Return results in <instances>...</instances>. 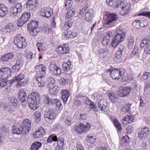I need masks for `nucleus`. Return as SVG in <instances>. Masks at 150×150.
Returning a JSON list of instances; mask_svg holds the SVG:
<instances>
[{
	"label": "nucleus",
	"mask_w": 150,
	"mask_h": 150,
	"mask_svg": "<svg viewBox=\"0 0 150 150\" xmlns=\"http://www.w3.org/2000/svg\"><path fill=\"white\" fill-rule=\"evenodd\" d=\"M40 100L39 95L37 93H33L29 95L28 102L30 107L32 110H35L39 108Z\"/></svg>",
	"instance_id": "obj_1"
},
{
	"label": "nucleus",
	"mask_w": 150,
	"mask_h": 150,
	"mask_svg": "<svg viewBox=\"0 0 150 150\" xmlns=\"http://www.w3.org/2000/svg\"><path fill=\"white\" fill-rule=\"evenodd\" d=\"M106 72L108 73L109 75H111L110 76L113 79L118 80L125 79L124 75L125 70L123 68H114L113 69H109L106 70Z\"/></svg>",
	"instance_id": "obj_2"
},
{
	"label": "nucleus",
	"mask_w": 150,
	"mask_h": 150,
	"mask_svg": "<svg viewBox=\"0 0 150 150\" xmlns=\"http://www.w3.org/2000/svg\"><path fill=\"white\" fill-rule=\"evenodd\" d=\"M81 6L83 7V8L81 9L79 14L82 15L85 13V20L87 22H91L94 17V13L93 10L92 9H88V6L86 4L82 5Z\"/></svg>",
	"instance_id": "obj_3"
},
{
	"label": "nucleus",
	"mask_w": 150,
	"mask_h": 150,
	"mask_svg": "<svg viewBox=\"0 0 150 150\" xmlns=\"http://www.w3.org/2000/svg\"><path fill=\"white\" fill-rule=\"evenodd\" d=\"M130 7V4L124 2V0H117V4L115 8L120 7L121 10L120 13L122 16H124L128 13Z\"/></svg>",
	"instance_id": "obj_4"
},
{
	"label": "nucleus",
	"mask_w": 150,
	"mask_h": 150,
	"mask_svg": "<svg viewBox=\"0 0 150 150\" xmlns=\"http://www.w3.org/2000/svg\"><path fill=\"white\" fill-rule=\"evenodd\" d=\"M125 32L120 30H117V34H116L112 40L111 43L112 46L116 47L119 43L123 41L125 38Z\"/></svg>",
	"instance_id": "obj_5"
},
{
	"label": "nucleus",
	"mask_w": 150,
	"mask_h": 150,
	"mask_svg": "<svg viewBox=\"0 0 150 150\" xmlns=\"http://www.w3.org/2000/svg\"><path fill=\"white\" fill-rule=\"evenodd\" d=\"M14 43L19 48H24L27 45L25 38L20 35H18L15 38Z\"/></svg>",
	"instance_id": "obj_6"
},
{
	"label": "nucleus",
	"mask_w": 150,
	"mask_h": 150,
	"mask_svg": "<svg viewBox=\"0 0 150 150\" xmlns=\"http://www.w3.org/2000/svg\"><path fill=\"white\" fill-rule=\"evenodd\" d=\"M117 19V16L116 14L110 13L107 15V18L105 20V24L112 27L115 24Z\"/></svg>",
	"instance_id": "obj_7"
},
{
	"label": "nucleus",
	"mask_w": 150,
	"mask_h": 150,
	"mask_svg": "<svg viewBox=\"0 0 150 150\" xmlns=\"http://www.w3.org/2000/svg\"><path fill=\"white\" fill-rule=\"evenodd\" d=\"M51 136L53 141H57V145L56 146V150H64L63 148L64 145V139L60 137L58 139L57 136L54 134H52Z\"/></svg>",
	"instance_id": "obj_8"
},
{
	"label": "nucleus",
	"mask_w": 150,
	"mask_h": 150,
	"mask_svg": "<svg viewBox=\"0 0 150 150\" xmlns=\"http://www.w3.org/2000/svg\"><path fill=\"white\" fill-rule=\"evenodd\" d=\"M30 16L29 12H25L23 14L20 18L18 20L17 25L18 27H21L25 24L29 19Z\"/></svg>",
	"instance_id": "obj_9"
},
{
	"label": "nucleus",
	"mask_w": 150,
	"mask_h": 150,
	"mask_svg": "<svg viewBox=\"0 0 150 150\" xmlns=\"http://www.w3.org/2000/svg\"><path fill=\"white\" fill-rule=\"evenodd\" d=\"M18 98L21 103H26L28 102L29 96H28L25 90L22 89L19 92Z\"/></svg>",
	"instance_id": "obj_10"
},
{
	"label": "nucleus",
	"mask_w": 150,
	"mask_h": 150,
	"mask_svg": "<svg viewBox=\"0 0 150 150\" xmlns=\"http://www.w3.org/2000/svg\"><path fill=\"white\" fill-rule=\"evenodd\" d=\"M132 91V88L129 87H122L120 88L117 92L118 96L122 97H125L128 95Z\"/></svg>",
	"instance_id": "obj_11"
},
{
	"label": "nucleus",
	"mask_w": 150,
	"mask_h": 150,
	"mask_svg": "<svg viewBox=\"0 0 150 150\" xmlns=\"http://www.w3.org/2000/svg\"><path fill=\"white\" fill-rule=\"evenodd\" d=\"M11 73L10 69L8 67L2 68L0 69V79L5 80L10 76Z\"/></svg>",
	"instance_id": "obj_12"
},
{
	"label": "nucleus",
	"mask_w": 150,
	"mask_h": 150,
	"mask_svg": "<svg viewBox=\"0 0 150 150\" xmlns=\"http://www.w3.org/2000/svg\"><path fill=\"white\" fill-rule=\"evenodd\" d=\"M31 122L28 119H25L23 121L21 127L23 128V133L28 134L31 127Z\"/></svg>",
	"instance_id": "obj_13"
},
{
	"label": "nucleus",
	"mask_w": 150,
	"mask_h": 150,
	"mask_svg": "<svg viewBox=\"0 0 150 150\" xmlns=\"http://www.w3.org/2000/svg\"><path fill=\"white\" fill-rule=\"evenodd\" d=\"M44 115L46 118L52 120H54L56 117V114L51 108L46 109L44 112Z\"/></svg>",
	"instance_id": "obj_14"
},
{
	"label": "nucleus",
	"mask_w": 150,
	"mask_h": 150,
	"mask_svg": "<svg viewBox=\"0 0 150 150\" xmlns=\"http://www.w3.org/2000/svg\"><path fill=\"white\" fill-rule=\"evenodd\" d=\"M90 129L89 127L83 123H81L78 126L75 127V131L77 133L81 134L83 132H86Z\"/></svg>",
	"instance_id": "obj_15"
},
{
	"label": "nucleus",
	"mask_w": 150,
	"mask_h": 150,
	"mask_svg": "<svg viewBox=\"0 0 150 150\" xmlns=\"http://www.w3.org/2000/svg\"><path fill=\"white\" fill-rule=\"evenodd\" d=\"M38 5L37 0H29L26 3V8L28 10L33 11Z\"/></svg>",
	"instance_id": "obj_16"
},
{
	"label": "nucleus",
	"mask_w": 150,
	"mask_h": 150,
	"mask_svg": "<svg viewBox=\"0 0 150 150\" xmlns=\"http://www.w3.org/2000/svg\"><path fill=\"white\" fill-rule=\"evenodd\" d=\"M50 70L55 74L59 75L61 74L60 69L57 66L54 62H52L51 63L50 65Z\"/></svg>",
	"instance_id": "obj_17"
},
{
	"label": "nucleus",
	"mask_w": 150,
	"mask_h": 150,
	"mask_svg": "<svg viewBox=\"0 0 150 150\" xmlns=\"http://www.w3.org/2000/svg\"><path fill=\"white\" fill-rule=\"evenodd\" d=\"M137 23H138L139 24L140 26L143 27L147 26L149 23V22L146 19H144L136 20L133 23V25L134 26L135 28H139V26L138 25H136Z\"/></svg>",
	"instance_id": "obj_18"
},
{
	"label": "nucleus",
	"mask_w": 150,
	"mask_h": 150,
	"mask_svg": "<svg viewBox=\"0 0 150 150\" xmlns=\"http://www.w3.org/2000/svg\"><path fill=\"white\" fill-rule=\"evenodd\" d=\"M40 13L41 15L42 16L49 18L52 15L53 12L51 8L45 7L42 9Z\"/></svg>",
	"instance_id": "obj_19"
},
{
	"label": "nucleus",
	"mask_w": 150,
	"mask_h": 150,
	"mask_svg": "<svg viewBox=\"0 0 150 150\" xmlns=\"http://www.w3.org/2000/svg\"><path fill=\"white\" fill-rule=\"evenodd\" d=\"M37 81L39 87H43L47 84V78L44 76H40L37 77Z\"/></svg>",
	"instance_id": "obj_20"
},
{
	"label": "nucleus",
	"mask_w": 150,
	"mask_h": 150,
	"mask_svg": "<svg viewBox=\"0 0 150 150\" xmlns=\"http://www.w3.org/2000/svg\"><path fill=\"white\" fill-rule=\"evenodd\" d=\"M25 78V76L24 74H20L17 76H15L14 77V79H16V82H18L17 83L18 86L19 85V87L23 86L24 84H26V81H23L21 82V81L23 79Z\"/></svg>",
	"instance_id": "obj_21"
},
{
	"label": "nucleus",
	"mask_w": 150,
	"mask_h": 150,
	"mask_svg": "<svg viewBox=\"0 0 150 150\" xmlns=\"http://www.w3.org/2000/svg\"><path fill=\"white\" fill-rule=\"evenodd\" d=\"M35 69L37 72L40 71V73L41 76H44L46 73L47 69L45 65L40 64L35 67Z\"/></svg>",
	"instance_id": "obj_22"
},
{
	"label": "nucleus",
	"mask_w": 150,
	"mask_h": 150,
	"mask_svg": "<svg viewBox=\"0 0 150 150\" xmlns=\"http://www.w3.org/2000/svg\"><path fill=\"white\" fill-rule=\"evenodd\" d=\"M98 108L99 109V108H100L102 111H104L105 110L107 107V103L106 101L105 100H99L97 103ZM99 110H98V111Z\"/></svg>",
	"instance_id": "obj_23"
},
{
	"label": "nucleus",
	"mask_w": 150,
	"mask_h": 150,
	"mask_svg": "<svg viewBox=\"0 0 150 150\" xmlns=\"http://www.w3.org/2000/svg\"><path fill=\"white\" fill-rule=\"evenodd\" d=\"M86 105L90 107V110L94 111L95 112H98V108L97 107L96 105L93 102L91 101L89 99H88L85 101Z\"/></svg>",
	"instance_id": "obj_24"
},
{
	"label": "nucleus",
	"mask_w": 150,
	"mask_h": 150,
	"mask_svg": "<svg viewBox=\"0 0 150 150\" xmlns=\"http://www.w3.org/2000/svg\"><path fill=\"white\" fill-rule=\"evenodd\" d=\"M69 48L68 47L59 46L56 49V51L59 54H64L69 52Z\"/></svg>",
	"instance_id": "obj_25"
},
{
	"label": "nucleus",
	"mask_w": 150,
	"mask_h": 150,
	"mask_svg": "<svg viewBox=\"0 0 150 150\" xmlns=\"http://www.w3.org/2000/svg\"><path fill=\"white\" fill-rule=\"evenodd\" d=\"M62 99L64 104H65L68 100L69 94L67 89H63L61 91Z\"/></svg>",
	"instance_id": "obj_26"
},
{
	"label": "nucleus",
	"mask_w": 150,
	"mask_h": 150,
	"mask_svg": "<svg viewBox=\"0 0 150 150\" xmlns=\"http://www.w3.org/2000/svg\"><path fill=\"white\" fill-rule=\"evenodd\" d=\"M8 13V8L5 5L2 4H0V17H5Z\"/></svg>",
	"instance_id": "obj_27"
},
{
	"label": "nucleus",
	"mask_w": 150,
	"mask_h": 150,
	"mask_svg": "<svg viewBox=\"0 0 150 150\" xmlns=\"http://www.w3.org/2000/svg\"><path fill=\"white\" fill-rule=\"evenodd\" d=\"M45 134V130L42 127L39 128L38 131L34 132V136L35 138H39L42 137Z\"/></svg>",
	"instance_id": "obj_28"
},
{
	"label": "nucleus",
	"mask_w": 150,
	"mask_h": 150,
	"mask_svg": "<svg viewBox=\"0 0 150 150\" xmlns=\"http://www.w3.org/2000/svg\"><path fill=\"white\" fill-rule=\"evenodd\" d=\"M118 49L115 52V58L118 60L121 59L122 57V53L123 51L124 47L122 45L119 46Z\"/></svg>",
	"instance_id": "obj_29"
},
{
	"label": "nucleus",
	"mask_w": 150,
	"mask_h": 150,
	"mask_svg": "<svg viewBox=\"0 0 150 150\" xmlns=\"http://www.w3.org/2000/svg\"><path fill=\"white\" fill-rule=\"evenodd\" d=\"M134 119V116L132 115L127 116L125 117H123L122 118L123 123L125 124H127L131 123Z\"/></svg>",
	"instance_id": "obj_30"
},
{
	"label": "nucleus",
	"mask_w": 150,
	"mask_h": 150,
	"mask_svg": "<svg viewBox=\"0 0 150 150\" xmlns=\"http://www.w3.org/2000/svg\"><path fill=\"white\" fill-rule=\"evenodd\" d=\"M23 128L21 126L19 127H16L15 126L13 127L12 132L14 134H22L23 132Z\"/></svg>",
	"instance_id": "obj_31"
},
{
	"label": "nucleus",
	"mask_w": 150,
	"mask_h": 150,
	"mask_svg": "<svg viewBox=\"0 0 150 150\" xmlns=\"http://www.w3.org/2000/svg\"><path fill=\"white\" fill-rule=\"evenodd\" d=\"M127 47L130 49H132L134 45V38L132 36H130L127 39Z\"/></svg>",
	"instance_id": "obj_32"
},
{
	"label": "nucleus",
	"mask_w": 150,
	"mask_h": 150,
	"mask_svg": "<svg viewBox=\"0 0 150 150\" xmlns=\"http://www.w3.org/2000/svg\"><path fill=\"white\" fill-rule=\"evenodd\" d=\"M150 43V35L148 34L143 40L142 42L140 44V46L142 47H144L145 45L149 44Z\"/></svg>",
	"instance_id": "obj_33"
},
{
	"label": "nucleus",
	"mask_w": 150,
	"mask_h": 150,
	"mask_svg": "<svg viewBox=\"0 0 150 150\" xmlns=\"http://www.w3.org/2000/svg\"><path fill=\"white\" fill-rule=\"evenodd\" d=\"M42 143L39 142H36L33 144L31 147V150H38L41 147Z\"/></svg>",
	"instance_id": "obj_34"
},
{
	"label": "nucleus",
	"mask_w": 150,
	"mask_h": 150,
	"mask_svg": "<svg viewBox=\"0 0 150 150\" xmlns=\"http://www.w3.org/2000/svg\"><path fill=\"white\" fill-rule=\"evenodd\" d=\"M38 22L36 21H32L28 25V29L29 31L38 26Z\"/></svg>",
	"instance_id": "obj_35"
},
{
	"label": "nucleus",
	"mask_w": 150,
	"mask_h": 150,
	"mask_svg": "<svg viewBox=\"0 0 150 150\" xmlns=\"http://www.w3.org/2000/svg\"><path fill=\"white\" fill-rule=\"evenodd\" d=\"M74 22V20L73 19H70L63 25L62 28L64 30H67L72 26Z\"/></svg>",
	"instance_id": "obj_36"
},
{
	"label": "nucleus",
	"mask_w": 150,
	"mask_h": 150,
	"mask_svg": "<svg viewBox=\"0 0 150 150\" xmlns=\"http://www.w3.org/2000/svg\"><path fill=\"white\" fill-rule=\"evenodd\" d=\"M138 47L135 45L134 46V50L130 54V57L132 58H136L138 56Z\"/></svg>",
	"instance_id": "obj_37"
},
{
	"label": "nucleus",
	"mask_w": 150,
	"mask_h": 150,
	"mask_svg": "<svg viewBox=\"0 0 150 150\" xmlns=\"http://www.w3.org/2000/svg\"><path fill=\"white\" fill-rule=\"evenodd\" d=\"M47 84L48 87L49 88L56 85L55 80L54 78H47Z\"/></svg>",
	"instance_id": "obj_38"
},
{
	"label": "nucleus",
	"mask_w": 150,
	"mask_h": 150,
	"mask_svg": "<svg viewBox=\"0 0 150 150\" xmlns=\"http://www.w3.org/2000/svg\"><path fill=\"white\" fill-rule=\"evenodd\" d=\"M42 30L45 33L48 34L52 32V29L50 25H45L43 28Z\"/></svg>",
	"instance_id": "obj_39"
},
{
	"label": "nucleus",
	"mask_w": 150,
	"mask_h": 150,
	"mask_svg": "<svg viewBox=\"0 0 150 150\" xmlns=\"http://www.w3.org/2000/svg\"><path fill=\"white\" fill-rule=\"evenodd\" d=\"M10 13L11 16H18V15L21 13L16 8L14 7H11L10 9Z\"/></svg>",
	"instance_id": "obj_40"
},
{
	"label": "nucleus",
	"mask_w": 150,
	"mask_h": 150,
	"mask_svg": "<svg viewBox=\"0 0 150 150\" xmlns=\"http://www.w3.org/2000/svg\"><path fill=\"white\" fill-rule=\"evenodd\" d=\"M14 28V24L12 23H9L5 27L4 30L5 32H9L13 30Z\"/></svg>",
	"instance_id": "obj_41"
},
{
	"label": "nucleus",
	"mask_w": 150,
	"mask_h": 150,
	"mask_svg": "<svg viewBox=\"0 0 150 150\" xmlns=\"http://www.w3.org/2000/svg\"><path fill=\"white\" fill-rule=\"evenodd\" d=\"M73 0H66L65 4V8L66 9L68 10L73 6Z\"/></svg>",
	"instance_id": "obj_42"
},
{
	"label": "nucleus",
	"mask_w": 150,
	"mask_h": 150,
	"mask_svg": "<svg viewBox=\"0 0 150 150\" xmlns=\"http://www.w3.org/2000/svg\"><path fill=\"white\" fill-rule=\"evenodd\" d=\"M58 91L57 87L56 85L49 88V92L51 94H55Z\"/></svg>",
	"instance_id": "obj_43"
},
{
	"label": "nucleus",
	"mask_w": 150,
	"mask_h": 150,
	"mask_svg": "<svg viewBox=\"0 0 150 150\" xmlns=\"http://www.w3.org/2000/svg\"><path fill=\"white\" fill-rule=\"evenodd\" d=\"M40 31L39 28L38 26L30 30V34L33 36H36L38 33Z\"/></svg>",
	"instance_id": "obj_44"
},
{
	"label": "nucleus",
	"mask_w": 150,
	"mask_h": 150,
	"mask_svg": "<svg viewBox=\"0 0 150 150\" xmlns=\"http://www.w3.org/2000/svg\"><path fill=\"white\" fill-rule=\"evenodd\" d=\"M86 142L89 144L93 143L94 142L95 139L93 138V136L88 135L86 138Z\"/></svg>",
	"instance_id": "obj_45"
},
{
	"label": "nucleus",
	"mask_w": 150,
	"mask_h": 150,
	"mask_svg": "<svg viewBox=\"0 0 150 150\" xmlns=\"http://www.w3.org/2000/svg\"><path fill=\"white\" fill-rule=\"evenodd\" d=\"M44 96L45 98L44 100L45 103L48 105H51V101H52V99L47 95H44Z\"/></svg>",
	"instance_id": "obj_46"
},
{
	"label": "nucleus",
	"mask_w": 150,
	"mask_h": 150,
	"mask_svg": "<svg viewBox=\"0 0 150 150\" xmlns=\"http://www.w3.org/2000/svg\"><path fill=\"white\" fill-rule=\"evenodd\" d=\"M106 4L110 6L115 8L116 5L117 4L115 0H106Z\"/></svg>",
	"instance_id": "obj_47"
},
{
	"label": "nucleus",
	"mask_w": 150,
	"mask_h": 150,
	"mask_svg": "<svg viewBox=\"0 0 150 150\" xmlns=\"http://www.w3.org/2000/svg\"><path fill=\"white\" fill-rule=\"evenodd\" d=\"M65 123L67 126H70L71 124V117L70 116H66L64 119Z\"/></svg>",
	"instance_id": "obj_48"
},
{
	"label": "nucleus",
	"mask_w": 150,
	"mask_h": 150,
	"mask_svg": "<svg viewBox=\"0 0 150 150\" xmlns=\"http://www.w3.org/2000/svg\"><path fill=\"white\" fill-rule=\"evenodd\" d=\"M75 13V11L73 8H72L69 10L67 12V15L66 16V18H69L71 17L74 15Z\"/></svg>",
	"instance_id": "obj_49"
},
{
	"label": "nucleus",
	"mask_w": 150,
	"mask_h": 150,
	"mask_svg": "<svg viewBox=\"0 0 150 150\" xmlns=\"http://www.w3.org/2000/svg\"><path fill=\"white\" fill-rule=\"evenodd\" d=\"M41 112L38 110L35 112L33 115V116L36 117V120L38 121L41 120Z\"/></svg>",
	"instance_id": "obj_50"
},
{
	"label": "nucleus",
	"mask_w": 150,
	"mask_h": 150,
	"mask_svg": "<svg viewBox=\"0 0 150 150\" xmlns=\"http://www.w3.org/2000/svg\"><path fill=\"white\" fill-rule=\"evenodd\" d=\"M108 96L112 103H114L116 101L115 99L117 97L115 93H110L108 94Z\"/></svg>",
	"instance_id": "obj_51"
},
{
	"label": "nucleus",
	"mask_w": 150,
	"mask_h": 150,
	"mask_svg": "<svg viewBox=\"0 0 150 150\" xmlns=\"http://www.w3.org/2000/svg\"><path fill=\"white\" fill-rule=\"evenodd\" d=\"M148 136L146 133H145L144 132L142 131L139 132L138 133V137L140 138V139H144L148 137Z\"/></svg>",
	"instance_id": "obj_52"
},
{
	"label": "nucleus",
	"mask_w": 150,
	"mask_h": 150,
	"mask_svg": "<svg viewBox=\"0 0 150 150\" xmlns=\"http://www.w3.org/2000/svg\"><path fill=\"white\" fill-rule=\"evenodd\" d=\"M70 65H71V62H68L67 63H64L62 64V67L64 71H67L70 69Z\"/></svg>",
	"instance_id": "obj_53"
},
{
	"label": "nucleus",
	"mask_w": 150,
	"mask_h": 150,
	"mask_svg": "<svg viewBox=\"0 0 150 150\" xmlns=\"http://www.w3.org/2000/svg\"><path fill=\"white\" fill-rule=\"evenodd\" d=\"M114 122L115 126L118 129V131L120 132L122 130L121 124L119 123V122L117 119H115Z\"/></svg>",
	"instance_id": "obj_54"
},
{
	"label": "nucleus",
	"mask_w": 150,
	"mask_h": 150,
	"mask_svg": "<svg viewBox=\"0 0 150 150\" xmlns=\"http://www.w3.org/2000/svg\"><path fill=\"white\" fill-rule=\"evenodd\" d=\"M68 79L64 78H62L60 81V84L62 86L66 85L68 83Z\"/></svg>",
	"instance_id": "obj_55"
},
{
	"label": "nucleus",
	"mask_w": 150,
	"mask_h": 150,
	"mask_svg": "<svg viewBox=\"0 0 150 150\" xmlns=\"http://www.w3.org/2000/svg\"><path fill=\"white\" fill-rule=\"evenodd\" d=\"M112 36L113 35L112 32H109L105 35L103 38L110 42V38H112Z\"/></svg>",
	"instance_id": "obj_56"
},
{
	"label": "nucleus",
	"mask_w": 150,
	"mask_h": 150,
	"mask_svg": "<svg viewBox=\"0 0 150 150\" xmlns=\"http://www.w3.org/2000/svg\"><path fill=\"white\" fill-rule=\"evenodd\" d=\"M11 104L14 105L15 107L18 106V101L17 99L14 97H12L11 100Z\"/></svg>",
	"instance_id": "obj_57"
},
{
	"label": "nucleus",
	"mask_w": 150,
	"mask_h": 150,
	"mask_svg": "<svg viewBox=\"0 0 150 150\" xmlns=\"http://www.w3.org/2000/svg\"><path fill=\"white\" fill-rule=\"evenodd\" d=\"M145 47L144 52L146 54H150V43Z\"/></svg>",
	"instance_id": "obj_58"
},
{
	"label": "nucleus",
	"mask_w": 150,
	"mask_h": 150,
	"mask_svg": "<svg viewBox=\"0 0 150 150\" xmlns=\"http://www.w3.org/2000/svg\"><path fill=\"white\" fill-rule=\"evenodd\" d=\"M109 50H108L107 49H100L98 51V53L99 54H104L105 53H108L109 52Z\"/></svg>",
	"instance_id": "obj_59"
},
{
	"label": "nucleus",
	"mask_w": 150,
	"mask_h": 150,
	"mask_svg": "<svg viewBox=\"0 0 150 150\" xmlns=\"http://www.w3.org/2000/svg\"><path fill=\"white\" fill-rule=\"evenodd\" d=\"M121 141L123 143H127L129 141V137L126 135L123 136Z\"/></svg>",
	"instance_id": "obj_60"
},
{
	"label": "nucleus",
	"mask_w": 150,
	"mask_h": 150,
	"mask_svg": "<svg viewBox=\"0 0 150 150\" xmlns=\"http://www.w3.org/2000/svg\"><path fill=\"white\" fill-rule=\"evenodd\" d=\"M14 7L18 9V10L19 11H20V12L22 11V6L21 4L20 3H17Z\"/></svg>",
	"instance_id": "obj_61"
},
{
	"label": "nucleus",
	"mask_w": 150,
	"mask_h": 150,
	"mask_svg": "<svg viewBox=\"0 0 150 150\" xmlns=\"http://www.w3.org/2000/svg\"><path fill=\"white\" fill-rule=\"evenodd\" d=\"M142 15L144 16H146L150 18V12L146 11L143 12L141 13L138 14V16Z\"/></svg>",
	"instance_id": "obj_62"
},
{
	"label": "nucleus",
	"mask_w": 150,
	"mask_h": 150,
	"mask_svg": "<svg viewBox=\"0 0 150 150\" xmlns=\"http://www.w3.org/2000/svg\"><path fill=\"white\" fill-rule=\"evenodd\" d=\"M9 130V129L7 127H5L3 126L0 128V131L1 132L6 133L8 132Z\"/></svg>",
	"instance_id": "obj_63"
},
{
	"label": "nucleus",
	"mask_w": 150,
	"mask_h": 150,
	"mask_svg": "<svg viewBox=\"0 0 150 150\" xmlns=\"http://www.w3.org/2000/svg\"><path fill=\"white\" fill-rule=\"evenodd\" d=\"M141 131L144 132L148 136H149V135L150 131L149 129L147 127H145L144 128H142Z\"/></svg>",
	"instance_id": "obj_64"
}]
</instances>
